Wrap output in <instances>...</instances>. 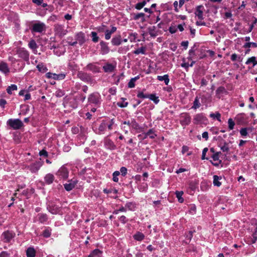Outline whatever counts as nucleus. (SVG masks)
I'll return each instance as SVG.
<instances>
[{
    "instance_id": "1",
    "label": "nucleus",
    "mask_w": 257,
    "mask_h": 257,
    "mask_svg": "<svg viewBox=\"0 0 257 257\" xmlns=\"http://www.w3.org/2000/svg\"><path fill=\"white\" fill-rule=\"evenodd\" d=\"M88 101L95 106L99 105L101 102V96L99 93L94 92L90 94L88 97Z\"/></svg>"
},
{
    "instance_id": "2",
    "label": "nucleus",
    "mask_w": 257,
    "mask_h": 257,
    "mask_svg": "<svg viewBox=\"0 0 257 257\" xmlns=\"http://www.w3.org/2000/svg\"><path fill=\"white\" fill-rule=\"evenodd\" d=\"M46 25L44 23L38 21L32 25L31 31L32 33H41L46 30Z\"/></svg>"
},
{
    "instance_id": "3",
    "label": "nucleus",
    "mask_w": 257,
    "mask_h": 257,
    "mask_svg": "<svg viewBox=\"0 0 257 257\" xmlns=\"http://www.w3.org/2000/svg\"><path fill=\"white\" fill-rule=\"evenodd\" d=\"M7 124L14 130L20 129L23 125V122L19 119H9Z\"/></svg>"
},
{
    "instance_id": "4",
    "label": "nucleus",
    "mask_w": 257,
    "mask_h": 257,
    "mask_svg": "<svg viewBox=\"0 0 257 257\" xmlns=\"http://www.w3.org/2000/svg\"><path fill=\"white\" fill-rule=\"evenodd\" d=\"M16 53L19 58L23 59L26 61H29L30 54L29 52L25 48H20L18 49Z\"/></svg>"
},
{
    "instance_id": "5",
    "label": "nucleus",
    "mask_w": 257,
    "mask_h": 257,
    "mask_svg": "<svg viewBox=\"0 0 257 257\" xmlns=\"http://www.w3.org/2000/svg\"><path fill=\"white\" fill-rule=\"evenodd\" d=\"M54 27V31L56 34L59 37H62L67 34V31L64 29L63 26L56 24Z\"/></svg>"
},
{
    "instance_id": "6",
    "label": "nucleus",
    "mask_w": 257,
    "mask_h": 257,
    "mask_svg": "<svg viewBox=\"0 0 257 257\" xmlns=\"http://www.w3.org/2000/svg\"><path fill=\"white\" fill-rule=\"evenodd\" d=\"M46 76L48 78H52L54 80H60L65 78L66 75L64 73L56 74L51 72H48L46 74Z\"/></svg>"
},
{
    "instance_id": "7",
    "label": "nucleus",
    "mask_w": 257,
    "mask_h": 257,
    "mask_svg": "<svg viewBox=\"0 0 257 257\" xmlns=\"http://www.w3.org/2000/svg\"><path fill=\"white\" fill-rule=\"evenodd\" d=\"M180 118V122L182 125H188L191 122V117L188 113H182Z\"/></svg>"
},
{
    "instance_id": "8",
    "label": "nucleus",
    "mask_w": 257,
    "mask_h": 257,
    "mask_svg": "<svg viewBox=\"0 0 257 257\" xmlns=\"http://www.w3.org/2000/svg\"><path fill=\"white\" fill-rule=\"evenodd\" d=\"M206 120V117L202 113L196 114L194 117V121L196 124L204 123Z\"/></svg>"
},
{
    "instance_id": "9",
    "label": "nucleus",
    "mask_w": 257,
    "mask_h": 257,
    "mask_svg": "<svg viewBox=\"0 0 257 257\" xmlns=\"http://www.w3.org/2000/svg\"><path fill=\"white\" fill-rule=\"evenodd\" d=\"M77 76L81 80L87 82L91 80V77L89 74L83 71H79L77 74Z\"/></svg>"
},
{
    "instance_id": "10",
    "label": "nucleus",
    "mask_w": 257,
    "mask_h": 257,
    "mask_svg": "<svg viewBox=\"0 0 257 257\" xmlns=\"http://www.w3.org/2000/svg\"><path fill=\"white\" fill-rule=\"evenodd\" d=\"M15 234L11 231H7L2 234L4 241L9 242L11 239L14 237Z\"/></svg>"
},
{
    "instance_id": "11",
    "label": "nucleus",
    "mask_w": 257,
    "mask_h": 257,
    "mask_svg": "<svg viewBox=\"0 0 257 257\" xmlns=\"http://www.w3.org/2000/svg\"><path fill=\"white\" fill-rule=\"evenodd\" d=\"M56 175L61 178H66L68 176V172L65 167H62L58 171Z\"/></svg>"
},
{
    "instance_id": "12",
    "label": "nucleus",
    "mask_w": 257,
    "mask_h": 257,
    "mask_svg": "<svg viewBox=\"0 0 257 257\" xmlns=\"http://www.w3.org/2000/svg\"><path fill=\"white\" fill-rule=\"evenodd\" d=\"M42 165V164L41 162H35L29 166V168L32 172L34 173L38 171Z\"/></svg>"
},
{
    "instance_id": "13",
    "label": "nucleus",
    "mask_w": 257,
    "mask_h": 257,
    "mask_svg": "<svg viewBox=\"0 0 257 257\" xmlns=\"http://www.w3.org/2000/svg\"><path fill=\"white\" fill-rule=\"evenodd\" d=\"M115 67V65L107 63L103 66V69L105 72L111 73L114 71Z\"/></svg>"
},
{
    "instance_id": "14",
    "label": "nucleus",
    "mask_w": 257,
    "mask_h": 257,
    "mask_svg": "<svg viewBox=\"0 0 257 257\" xmlns=\"http://www.w3.org/2000/svg\"><path fill=\"white\" fill-rule=\"evenodd\" d=\"M100 52L102 55L106 54L109 52L107 43L102 41L100 42Z\"/></svg>"
},
{
    "instance_id": "15",
    "label": "nucleus",
    "mask_w": 257,
    "mask_h": 257,
    "mask_svg": "<svg viewBox=\"0 0 257 257\" xmlns=\"http://www.w3.org/2000/svg\"><path fill=\"white\" fill-rule=\"evenodd\" d=\"M84 69L86 70H89L94 73H97L99 72V67L97 66L93 63L88 64L85 68Z\"/></svg>"
},
{
    "instance_id": "16",
    "label": "nucleus",
    "mask_w": 257,
    "mask_h": 257,
    "mask_svg": "<svg viewBox=\"0 0 257 257\" xmlns=\"http://www.w3.org/2000/svg\"><path fill=\"white\" fill-rule=\"evenodd\" d=\"M0 71L7 75L10 72L8 64L3 61L0 62Z\"/></svg>"
},
{
    "instance_id": "17",
    "label": "nucleus",
    "mask_w": 257,
    "mask_h": 257,
    "mask_svg": "<svg viewBox=\"0 0 257 257\" xmlns=\"http://www.w3.org/2000/svg\"><path fill=\"white\" fill-rule=\"evenodd\" d=\"M104 145L108 149L113 150L115 149L116 146L113 142L109 139L106 138L104 140Z\"/></svg>"
},
{
    "instance_id": "18",
    "label": "nucleus",
    "mask_w": 257,
    "mask_h": 257,
    "mask_svg": "<svg viewBox=\"0 0 257 257\" xmlns=\"http://www.w3.org/2000/svg\"><path fill=\"white\" fill-rule=\"evenodd\" d=\"M76 40L80 45H82L85 42V35L82 32L77 33L75 36Z\"/></svg>"
},
{
    "instance_id": "19",
    "label": "nucleus",
    "mask_w": 257,
    "mask_h": 257,
    "mask_svg": "<svg viewBox=\"0 0 257 257\" xmlns=\"http://www.w3.org/2000/svg\"><path fill=\"white\" fill-rule=\"evenodd\" d=\"M204 9V7L202 6H198L196 11L195 12V14L196 17H198V19L202 20L203 19V10Z\"/></svg>"
},
{
    "instance_id": "20",
    "label": "nucleus",
    "mask_w": 257,
    "mask_h": 257,
    "mask_svg": "<svg viewBox=\"0 0 257 257\" xmlns=\"http://www.w3.org/2000/svg\"><path fill=\"white\" fill-rule=\"evenodd\" d=\"M49 211L53 214H57L59 213L60 208L55 205H51L48 207Z\"/></svg>"
},
{
    "instance_id": "21",
    "label": "nucleus",
    "mask_w": 257,
    "mask_h": 257,
    "mask_svg": "<svg viewBox=\"0 0 257 257\" xmlns=\"http://www.w3.org/2000/svg\"><path fill=\"white\" fill-rule=\"evenodd\" d=\"M77 182L75 180H71L68 183L64 184V188L67 191H70L74 188Z\"/></svg>"
},
{
    "instance_id": "22",
    "label": "nucleus",
    "mask_w": 257,
    "mask_h": 257,
    "mask_svg": "<svg viewBox=\"0 0 257 257\" xmlns=\"http://www.w3.org/2000/svg\"><path fill=\"white\" fill-rule=\"evenodd\" d=\"M29 47L32 50L33 52L34 53H36L37 52V49L38 48V45L36 44L35 41L34 40H31L29 44H28Z\"/></svg>"
},
{
    "instance_id": "23",
    "label": "nucleus",
    "mask_w": 257,
    "mask_h": 257,
    "mask_svg": "<svg viewBox=\"0 0 257 257\" xmlns=\"http://www.w3.org/2000/svg\"><path fill=\"white\" fill-rule=\"evenodd\" d=\"M121 43V39L120 35L113 37L111 40V43L114 46H118Z\"/></svg>"
},
{
    "instance_id": "24",
    "label": "nucleus",
    "mask_w": 257,
    "mask_h": 257,
    "mask_svg": "<svg viewBox=\"0 0 257 257\" xmlns=\"http://www.w3.org/2000/svg\"><path fill=\"white\" fill-rule=\"evenodd\" d=\"M196 46L194 45L193 47H192L189 51V56L188 57V59L189 60H192L194 59H195V56H196L195 54V51H196Z\"/></svg>"
},
{
    "instance_id": "25",
    "label": "nucleus",
    "mask_w": 257,
    "mask_h": 257,
    "mask_svg": "<svg viewBox=\"0 0 257 257\" xmlns=\"http://www.w3.org/2000/svg\"><path fill=\"white\" fill-rule=\"evenodd\" d=\"M88 257H102V252L98 249L93 250Z\"/></svg>"
},
{
    "instance_id": "26",
    "label": "nucleus",
    "mask_w": 257,
    "mask_h": 257,
    "mask_svg": "<svg viewBox=\"0 0 257 257\" xmlns=\"http://www.w3.org/2000/svg\"><path fill=\"white\" fill-rule=\"evenodd\" d=\"M27 257H35L36 255V251L33 247H28L26 250Z\"/></svg>"
},
{
    "instance_id": "27",
    "label": "nucleus",
    "mask_w": 257,
    "mask_h": 257,
    "mask_svg": "<svg viewBox=\"0 0 257 257\" xmlns=\"http://www.w3.org/2000/svg\"><path fill=\"white\" fill-rule=\"evenodd\" d=\"M148 33L151 36L155 37L157 35L156 27L155 26H151L148 28Z\"/></svg>"
},
{
    "instance_id": "28",
    "label": "nucleus",
    "mask_w": 257,
    "mask_h": 257,
    "mask_svg": "<svg viewBox=\"0 0 257 257\" xmlns=\"http://www.w3.org/2000/svg\"><path fill=\"white\" fill-rule=\"evenodd\" d=\"M157 79L159 81H164L165 84L167 85H168L170 81L169 76L167 74H165L163 76H158Z\"/></svg>"
},
{
    "instance_id": "29",
    "label": "nucleus",
    "mask_w": 257,
    "mask_h": 257,
    "mask_svg": "<svg viewBox=\"0 0 257 257\" xmlns=\"http://www.w3.org/2000/svg\"><path fill=\"white\" fill-rule=\"evenodd\" d=\"M54 177L51 174H48L45 177V181L48 184H51L54 181Z\"/></svg>"
},
{
    "instance_id": "30",
    "label": "nucleus",
    "mask_w": 257,
    "mask_h": 257,
    "mask_svg": "<svg viewBox=\"0 0 257 257\" xmlns=\"http://www.w3.org/2000/svg\"><path fill=\"white\" fill-rule=\"evenodd\" d=\"M38 220L40 222L43 223L48 220L47 215L44 213H39L38 214Z\"/></svg>"
},
{
    "instance_id": "31",
    "label": "nucleus",
    "mask_w": 257,
    "mask_h": 257,
    "mask_svg": "<svg viewBox=\"0 0 257 257\" xmlns=\"http://www.w3.org/2000/svg\"><path fill=\"white\" fill-rule=\"evenodd\" d=\"M221 179V177H219L217 175L213 176V183L214 186L219 187L221 185V183L220 180Z\"/></svg>"
},
{
    "instance_id": "32",
    "label": "nucleus",
    "mask_w": 257,
    "mask_h": 257,
    "mask_svg": "<svg viewBox=\"0 0 257 257\" xmlns=\"http://www.w3.org/2000/svg\"><path fill=\"white\" fill-rule=\"evenodd\" d=\"M133 237L135 240L138 241H142L145 238L144 234L140 232H137Z\"/></svg>"
},
{
    "instance_id": "33",
    "label": "nucleus",
    "mask_w": 257,
    "mask_h": 257,
    "mask_svg": "<svg viewBox=\"0 0 257 257\" xmlns=\"http://www.w3.org/2000/svg\"><path fill=\"white\" fill-rule=\"evenodd\" d=\"M51 231L52 230L50 227H45L44 230L43 232V236L46 238L49 237L51 234Z\"/></svg>"
},
{
    "instance_id": "34",
    "label": "nucleus",
    "mask_w": 257,
    "mask_h": 257,
    "mask_svg": "<svg viewBox=\"0 0 257 257\" xmlns=\"http://www.w3.org/2000/svg\"><path fill=\"white\" fill-rule=\"evenodd\" d=\"M210 152L211 153V156L213 158L214 161H219V154L220 152H217L214 153V150L213 148H211Z\"/></svg>"
},
{
    "instance_id": "35",
    "label": "nucleus",
    "mask_w": 257,
    "mask_h": 257,
    "mask_svg": "<svg viewBox=\"0 0 257 257\" xmlns=\"http://www.w3.org/2000/svg\"><path fill=\"white\" fill-rule=\"evenodd\" d=\"M250 63H252V66L254 67L257 65V60L254 56L249 58L245 62V64L248 65Z\"/></svg>"
},
{
    "instance_id": "36",
    "label": "nucleus",
    "mask_w": 257,
    "mask_h": 257,
    "mask_svg": "<svg viewBox=\"0 0 257 257\" xmlns=\"http://www.w3.org/2000/svg\"><path fill=\"white\" fill-rule=\"evenodd\" d=\"M200 106L201 104L199 101V98L198 96H196L193 102V105L192 106V108L196 109L197 108L200 107Z\"/></svg>"
},
{
    "instance_id": "37",
    "label": "nucleus",
    "mask_w": 257,
    "mask_h": 257,
    "mask_svg": "<svg viewBox=\"0 0 257 257\" xmlns=\"http://www.w3.org/2000/svg\"><path fill=\"white\" fill-rule=\"evenodd\" d=\"M156 136L157 135L155 134V132L153 129L149 130L145 134V138L149 137L151 139H154Z\"/></svg>"
},
{
    "instance_id": "38",
    "label": "nucleus",
    "mask_w": 257,
    "mask_h": 257,
    "mask_svg": "<svg viewBox=\"0 0 257 257\" xmlns=\"http://www.w3.org/2000/svg\"><path fill=\"white\" fill-rule=\"evenodd\" d=\"M17 90V86L15 84H12L11 85L8 87L7 88V92L8 94H11L12 91Z\"/></svg>"
},
{
    "instance_id": "39",
    "label": "nucleus",
    "mask_w": 257,
    "mask_h": 257,
    "mask_svg": "<svg viewBox=\"0 0 257 257\" xmlns=\"http://www.w3.org/2000/svg\"><path fill=\"white\" fill-rule=\"evenodd\" d=\"M125 207L126 208L128 209L129 210L134 211L136 208L135 204L132 202H127L125 204Z\"/></svg>"
},
{
    "instance_id": "40",
    "label": "nucleus",
    "mask_w": 257,
    "mask_h": 257,
    "mask_svg": "<svg viewBox=\"0 0 257 257\" xmlns=\"http://www.w3.org/2000/svg\"><path fill=\"white\" fill-rule=\"evenodd\" d=\"M220 147L223 152H227L229 150L228 144L226 142H224L223 145L220 143Z\"/></svg>"
},
{
    "instance_id": "41",
    "label": "nucleus",
    "mask_w": 257,
    "mask_h": 257,
    "mask_svg": "<svg viewBox=\"0 0 257 257\" xmlns=\"http://www.w3.org/2000/svg\"><path fill=\"white\" fill-rule=\"evenodd\" d=\"M106 130L105 120L102 121L98 127V131L100 133H103Z\"/></svg>"
},
{
    "instance_id": "42",
    "label": "nucleus",
    "mask_w": 257,
    "mask_h": 257,
    "mask_svg": "<svg viewBox=\"0 0 257 257\" xmlns=\"http://www.w3.org/2000/svg\"><path fill=\"white\" fill-rule=\"evenodd\" d=\"M183 194V191H176V197L178 198V201L180 203H182L184 201V199L182 197Z\"/></svg>"
},
{
    "instance_id": "43",
    "label": "nucleus",
    "mask_w": 257,
    "mask_h": 257,
    "mask_svg": "<svg viewBox=\"0 0 257 257\" xmlns=\"http://www.w3.org/2000/svg\"><path fill=\"white\" fill-rule=\"evenodd\" d=\"M135 130H138L139 128V125L135 119H132L131 120V126Z\"/></svg>"
},
{
    "instance_id": "44",
    "label": "nucleus",
    "mask_w": 257,
    "mask_h": 257,
    "mask_svg": "<svg viewBox=\"0 0 257 257\" xmlns=\"http://www.w3.org/2000/svg\"><path fill=\"white\" fill-rule=\"evenodd\" d=\"M146 48L144 47H142L135 51H134V53L137 55L139 54H145Z\"/></svg>"
},
{
    "instance_id": "45",
    "label": "nucleus",
    "mask_w": 257,
    "mask_h": 257,
    "mask_svg": "<svg viewBox=\"0 0 257 257\" xmlns=\"http://www.w3.org/2000/svg\"><path fill=\"white\" fill-rule=\"evenodd\" d=\"M105 124H106V128H108V129L109 130H111L112 129V126L114 124L113 119H112L109 121L105 120Z\"/></svg>"
},
{
    "instance_id": "46",
    "label": "nucleus",
    "mask_w": 257,
    "mask_h": 257,
    "mask_svg": "<svg viewBox=\"0 0 257 257\" xmlns=\"http://www.w3.org/2000/svg\"><path fill=\"white\" fill-rule=\"evenodd\" d=\"M149 98L151 100L153 101L156 104H157L159 102V99L158 97H156L155 94H151L149 95Z\"/></svg>"
},
{
    "instance_id": "47",
    "label": "nucleus",
    "mask_w": 257,
    "mask_h": 257,
    "mask_svg": "<svg viewBox=\"0 0 257 257\" xmlns=\"http://www.w3.org/2000/svg\"><path fill=\"white\" fill-rule=\"evenodd\" d=\"M250 47L257 48V43H255L254 42H247V43H246L243 45V47L244 48H249Z\"/></svg>"
},
{
    "instance_id": "48",
    "label": "nucleus",
    "mask_w": 257,
    "mask_h": 257,
    "mask_svg": "<svg viewBox=\"0 0 257 257\" xmlns=\"http://www.w3.org/2000/svg\"><path fill=\"white\" fill-rule=\"evenodd\" d=\"M91 36L92 37V41L94 43H96L98 41L99 38L97 36V34L95 32H92L91 33Z\"/></svg>"
},
{
    "instance_id": "49",
    "label": "nucleus",
    "mask_w": 257,
    "mask_h": 257,
    "mask_svg": "<svg viewBox=\"0 0 257 257\" xmlns=\"http://www.w3.org/2000/svg\"><path fill=\"white\" fill-rule=\"evenodd\" d=\"M119 175H120L119 171H116L113 172V175H112V176H113L112 180L114 182H117L118 181V178L117 177Z\"/></svg>"
},
{
    "instance_id": "50",
    "label": "nucleus",
    "mask_w": 257,
    "mask_h": 257,
    "mask_svg": "<svg viewBox=\"0 0 257 257\" xmlns=\"http://www.w3.org/2000/svg\"><path fill=\"white\" fill-rule=\"evenodd\" d=\"M210 116L211 118H216L218 121H221V120H220L221 115L219 112H216L215 113H211L210 114Z\"/></svg>"
},
{
    "instance_id": "51",
    "label": "nucleus",
    "mask_w": 257,
    "mask_h": 257,
    "mask_svg": "<svg viewBox=\"0 0 257 257\" xmlns=\"http://www.w3.org/2000/svg\"><path fill=\"white\" fill-rule=\"evenodd\" d=\"M37 68L40 72H45L47 70L46 67L42 63L37 65Z\"/></svg>"
},
{
    "instance_id": "52",
    "label": "nucleus",
    "mask_w": 257,
    "mask_h": 257,
    "mask_svg": "<svg viewBox=\"0 0 257 257\" xmlns=\"http://www.w3.org/2000/svg\"><path fill=\"white\" fill-rule=\"evenodd\" d=\"M123 101L122 102H118L117 105L120 107H125L128 105V102L124 101L125 100H126L124 98H121Z\"/></svg>"
},
{
    "instance_id": "53",
    "label": "nucleus",
    "mask_w": 257,
    "mask_h": 257,
    "mask_svg": "<svg viewBox=\"0 0 257 257\" xmlns=\"http://www.w3.org/2000/svg\"><path fill=\"white\" fill-rule=\"evenodd\" d=\"M231 60L233 61H235L236 60H238L239 61H241L240 57L235 53L231 55Z\"/></svg>"
},
{
    "instance_id": "54",
    "label": "nucleus",
    "mask_w": 257,
    "mask_h": 257,
    "mask_svg": "<svg viewBox=\"0 0 257 257\" xmlns=\"http://www.w3.org/2000/svg\"><path fill=\"white\" fill-rule=\"evenodd\" d=\"M149 94H145L143 92H139L137 94V97L140 98H147L149 97Z\"/></svg>"
},
{
    "instance_id": "55",
    "label": "nucleus",
    "mask_w": 257,
    "mask_h": 257,
    "mask_svg": "<svg viewBox=\"0 0 257 257\" xmlns=\"http://www.w3.org/2000/svg\"><path fill=\"white\" fill-rule=\"evenodd\" d=\"M228 127L230 130H232L234 128L235 123L231 118H229L228 120Z\"/></svg>"
},
{
    "instance_id": "56",
    "label": "nucleus",
    "mask_w": 257,
    "mask_h": 257,
    "mask_svg": "<svg viewBox=\"0 0 257 257\" xmlns=\"http://www.w3.org/2000/svg\"><path fill=\"white\" fill-rule=\"evenodd\" d=\"M208 149L207 148H205L203 150L202 157H201V159L202 160H205V159L208 160L209 158L208 157H205L206 154L208 152Z\"/></svg>"
},
{
    "instance_id": "57",
    "label": "nucleus",
    "mask_w": 257,
    "mask_h": 257,
    "mask_svg": "<svg viewBox=\"0 0 257 257\" xmlns=\"http://www.w3.org/2000/svg\"><path fill=\"white\" fill-rule=\"evenodd\" d=\"M225 92V89L224 87L223 86H220L219 87L216 91V94H221V93H223Z\"/></svg>"
},
{
    "instance_id": "58",
    "label": "nucleus",
    "mask_w": 257,
    "mask_h": 257,
    "mask_svg": "<svg viewBox=\"0 0 257 257\" xmlns=\"http://www.w3.org/2000/svg\"><path fill=\"white\" fill-rule=\"evenodd\" d=\"M39 155L40 157H43V159H45L48 156V153L45 150H42L39 152Z\"/></svg>"
},
{
    "instance_id": "59",
    "label": "nucleus",
    "mask_w": 257,
    "mask_h": 257,
    "mask_svg": "<svg viewBox=\"0 0 257 257\" xmlns=\"http://www.w3.org/2000/svg\"><path fill=\"white\" fill-rule=\"evenodd\" d=\"M65 94V92L63 90L59 89L56 91V96L57 97H61L63 96H64Z\"/></svg>"
},
{
    "instance_id": "60",
    "label": "nucleus",
    "mask_w": 257,
    "mask_h": 257,
    "mask_svg": "<svg viewBox=\"0 0 257 257\" xmlns=\"http://www.w3.org/2000/svg\"><path fill=\"white\" fill-rule=\"evenodd\" d=\"M112 34L109 30H106L105 32V39L106 40L110 39Z\"/></svg>"
},
{
    "instance_id": "61",
    "label": "nucleus",
    "mask_w": 257,
    "mask_h": 257,
    "mask_svg": "<svg viewBox=\"0 0 257 257\" xmlns=\"http://www.w3.org/2000/svg\"><path fill=\"white\" fill-rule=\"evenodd\" d=\"M119 172L122 176H125L127 174V169L124 167H122L120 168Z\"/></svg>"
},
{
    "instance_id": "62",
    "label": "nucleus",
    "mask_w": 257,
    "mask_h": 257,
    "mask_svg": "<svg viewBox=\"0 0 257 257\" xmlns=\"http://www.w3.org/2000/svg\"><path fill=\"white\" fill-rule=\"evenodd\" d=\"M10 253L6 251H3L0 253V257H10Z\"/></svg>"
},
{
    "instance_id": "63",
    "label": "nucleus",
    "mask_w": 257,
    "mask_h": 257,
    "mask_svg": "<svg viewBox=\"0 0 257 257\" xmlns=\"http://www.w3.org/2000/svg\"><path fill=\"white\" fill-rule=\"evenodd\" d=\"M177 28L175 26H171L169 27V31L171 34L175 33L177 32Z\"/></svg>"
},
{
    "instance_id": "64",
    "label": "nucleus",
    "mask_w": 257,
    "mask_h": 257,
    "mask_svg": "<svg viewBox=\"0 0 257 257\" xmlns=\"http://www.w3.org/2000/svg\"><path fill=\"white\" fill-rule=\"evenodd\" d=\"M247 128H242L240 130V133L242 136H246L247 135Z\"/></svg>"
}]
</instances>
